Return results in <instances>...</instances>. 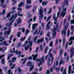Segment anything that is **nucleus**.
Here are the masks:
<instances>
[{
    "label": "nucleus",
    "instance_id": "1",
    "mask_svg": "<svg viewBox=\"0 0 74 74\" xmlns=\"http://www.w3.org/2000/svg\"><path fill=\"white\" fill-rule=\"evenodd\" d=\"M20 14V11H18L17 12L16 14H15L14 15H13L10 19V21H11L12 19H13L15 20V19H16V18L18 16V15H19Z\"/></svg>",
    "mask_w": 74,
    "mask_h": 74
},
{
    "label": "nucleus",
    "instance_id": "2",
    "mask_svg": "<svg viewBox=\"0 0 74 74\" xmlns=\"http://www.w3.org/2000/svg\"><path fill=\"white\" fill-rule=\"evenodd\" d=\"M39 14L40 15L39 16V20L41 21V18H43V16L44 15H43V10L42 9H40L39 10Z\"/></svg>",
    "mask_w": 74,
    "mask_h": 74
},
{
    "label": "nucleus",
    "instance_id": "3",
    "mask_svg": "<svg viewBox=\"0 0 74 74\" xmlns=\"http://www.w3.org/2000/svg\"><path fill=\"white\" fill-rule=\"evenodd\" d=\"M67 27H68V25H66L64 27V29H62V35L64 34V36H66V30L67 29Z\"/></svg>",
    "mask_w": 74,
    "mask_h": 74
},
{
    "label": "nucleus",
    "instance_id": "4",
    "mask_svg": "<svg viewBox=\"0 0 74 74\" xmlns=\"http://www.w3.org/2000/svg\"><path fill=\"white\" fill-rule=\"evenodd\" d=\"M70 53H70V58H73V56H74V48L71 47L70 50Z\"/></svg>",
    "mask_w": 74,
    "mask_h": 74
},
{
    "label": "nucleus",
    "instance_id": "5",
    "mask_svg": "<svg viewBox=\"0 0 74 74\" xmlns=\"http://www.w3.org/2000/svg\"><path fill=\"white\" fill-rule=\"evenodd\" d=\"M44 41V39L43 38H42L41 39H38L36 43L38 44V43H41V42H42Z\"/></svg>",
    "mask_w": 74,
    "mask_h": 74
},
{
    "label": "nucleus",
    "instance_id": "6",
    "mask_svg": "<svg viewBox=\"0 0 74 74\" xmlns=\"http://www.w3.org/2000/svg\"><path fill=\"white\" fill-rule=\"evenodd\" d=\"M27 67H31L32 66H33V65H32V62L31 61H28L27 63Z\"/></svg>",
    "mask_w": 74,
    "mask_h": 74
},
{
    "label": "nucleus",
    "instance_id": "7",
    "mask_svg": "<svg viewBox=\"0 0 74 74\" xmlns=\"http://www.w3.org/2000/svg\"><path fill=\"white\" fill-rule=\"evenodd\" d=\"M14 20H12L11 22L9 23V24H8V23H6L5 24V26H7V27H9V26H11L12 23L14 22Z\"/></svg>",
    "mask_w": 74,
    "mask_h": 74
},
{
    "label": "nucleus",
    "instance_id": "8",
    "mask_svg": "<svg viewBox=\"0 0 74 74\" xmlns=\"http://www.w3.org/2000/svg\"><path fill=\"white\" fill-rule=\"evenodd\" d=\"M24 61L23 62V64H25V63H26V60H27V58H22L21 60V61H22V60H24Z\"/></svg>",
    "mask_w": 74,
    "mask_h": 74
},
{
    "label": "nucleus",
    "instance_id": "9",
    "mask_svg": "<svg viewBox=\"0 0 74 74\" xmlns=\"http://www.w3.org/2000/svg\"><path fill=\"white\" fill-rule=\"evenodd\" d=\"M66 4L67 6L69 5V1H68V0H65L63 3V4L64 5H65Z\"/></svg>",
    "mask_w": 74,
    "mask_h": 74
},
{
    "label": "nucleus",
    "instance_id": "10",
    "mask_svg": "<svg viewBox=\"0 0 74 74\" xmlns=\"http://www.w3.org/2000/svg\"><path fill=\"white\" fill-rule=\"evenodd\" d=\"M37 37H38L37 36H35L33 38V39L34 40V42H35V44H37V42H36V40H37Z\"/></svg>",
    "mask_w": 74,
    "mask_h": 74
},
{
    "label": "nucleus",
    "instance_id": "11",
    "mask_svg": "<svg viewBox=\"0 0 74 74\" xmlns=\"http://www.w3.org/2000/svg\"><path fill=\"white\" fill-rule=\"evenodd\" d=\"M30 47L29 45H28L27 46H25V51H27L29 49V48Z\"/></svg>",
    "mask_w": 74,
    "mask_h": 74
},
{
    "label": "nucleus",
    "instance_id": "12",
    "mask_svg": "<svg viewBox=\"0 0 74 74\" xmlns=\"http://www.w3.org/2000/svg\"><path fill=\"white\" fill-rule=\"evenodd\" d=\"M51 23V21H49L46 25V27L47 29H49L50 27H49V24Z\"/></svg>",
    "mask_w": 74,
    "mask_h": 74
},
{
    "label": "nucleus",
    "instance_id": "13",
    "mask_svg": "<svg viewBox=\"0 0 74 74\" xmlns=\"http://www.w3.org/2000/svg\"><path fill=\"white\" fill-rule=\"evenodd\" d=\"M24 4V2H21L18 5V7H21L22 6H23V4Z\"/></svg>",
    "mask_w": 74,
    "mask_h": 74
},
{
    "label": "nucleus",
    "instance_id": "14",
    "mask_svg": "<svg viewBox=\"0 0 74 74\" xmlns=\"http://www.w3.org/2000/svg\"><path fill=\"white\" fill-rule=\"evenodd\" d=\"M71 65H70L68 68V73H70V72H71Z\"/></svg>",
    "mask_w": 74,
    "mask_h": 74
},
{
    "label": "nucleus",
    "instance_id": "15",
    "mask_svg": "<svg viewBox=\"0 0 74 74\" xmlns=\"http://www.w3.org/2000/svg\"><path fill=\"white\" fill-rule=\"evenodd\" d=\"M48 3V2L47 1H43L42 3V5L43 6H45L46 5L47 3Z\"/></svg>",
    "mask_w": 74,
    "mask_h": 74
},
{
    "label": "nucleus",
    "instance_id": "16",
    "mask_svg": "<svg viewBox=\"0 0 74 74\" xmlns=\"http://www.w3.org/2000/svg\"><path fill=\"white\" fill-rule=\"evenodd\" d=\"M38 56V53H36L35 54V56H34L33 58V60H35L37 58V57Z\"/></svg>",
    "mask_w": 74,
    "mask_h": 74
},
{
    "label": "nucleus",
    "instance_id": "17",
    "mask_svg": "<svg viewBox=\"0 0 74 74\" xmlns=\"http://www.w3.org/2000/svg\"><path fill=\"white\" fill-rule=\"evenodd\" d=\"M66 14V12H61V16H62V18L64 17Z\"/></svg>",
    "mask_w": 74,
    "mask_h": 74
},
{
    "label": "nucleus",
    "instance_id": "18",
    "mask_svg": "<svg viewBox=\"0 0 74 74\" xmlns=\"http://www.w3.org/2000/svg\"><path fill=\"white\" fill-rule=\"evenodd\" d=\"M36 62H40V63L41 64H42V61L40 59H36Z\"/></svg>",
    "mask_w": 74,
    "mask_h": 74
},
{
    "label": "nucleus",
    "instance_id": "19",
    "mask_svg": "<svg viewBox=\"0 0 74 74\" xmlns=\"http://www.w3.org/2000/svg\"><path fill=\"white\" fill-rule=\"evenodd\" d=\"M21 22H22V19H21V18L20 17H19L17 20V23L19 24V23H20Z\"/></svg>",
    "mask_w": 74,
    "mask_h": 74
},
{
    "label": "nucleus",
    "instance_id": "20",
    "mask_svg": "<svg viewBox=\"0 0 74 74\" xmlns=\"http://www.w3.org/2000/svg\"><path fill=\"white\" fill-rule=\"evenodd\" d=\"M41 60L42 61V63H44L45 60H44V56H42V57L40 58Z\"/></svg>",
    "mask_w": 74,
    "mask_h": 74
},
{
    "label": "nucleus",
    "instance_id": "21",
    "mask_svg": "<svg viewBox=\"0 0 74 74\" xmlns=\"http://www.w3.org/2000/svg\"><path fill=\"white\" fill-rule=\"evenodd\" d=\"M26 3L28 4H30L32 3V1L30 0H26Z\"/></svg>",
    "mask_w": 74,
    "mask_h": 74
},
{
    "label": "nucleus",
    "instance_id": "22",
    "mask_svg": "<svg viewBox=\"0 0 74 74\" xmlns=\"http://www.w3.org/2000/svg\"><path fill=\"white\" fill-rule=\"evenodd\" d=\"M34 67V65H33L31 66V67L29 68V71H32V70H33V69Z\"/></svg>",
    "mask_w": 74,
    "mask_h": 74
},
{
    "label": "nucleus",
    "instance_id": "23",
    "mask_svg": "<svg viewBox=\"0 0 74 74\" xmlns=\"http://www.w3.org/2000/svg\"><path fill=\"white\" fill-rule=\"evenodd\" d=\"M3 45L5 46H8V43H7V42H6V41H3Z\"/></svg>",
    "mask_w": 74,
    "mask_h": 74
},
{
    "label": "nucleus",
    "instance_id": "24",
    "mask_svg": "<svg viewBox=\"0 0 74 74\" xmlns=\"http://www.w3.org/2000/svg\"><path fill=\"white\" fill-rule=\"evenodd\" d=\"M74 40V36H71L70 39H69V41H73V40Z\"/></svg>",
    "mask_w": 74,
    "mask_h": 74
},
{
    "label": "nucleus",
    "instance_id": "25",
    "mask_svg": "<svg viewBox=\"0 0 74 74\" xmlns=\"http://www.w3.org/2000/svg\"><path fill=\"white\" fill-rule=\"evenodd\" d=\"M21 33L20 32H18L17 34V36L18 37H21V35L20 34H21Z\"/></svg>",
    "mask_w": 74,
    "mask_h": 74
},
{
    "label": "nucleus",
    "instance_id": "26",
    "mask_svg": "<svg viewBox=\"0 0 74 74\" xmlns=\"http://www.w3.org/2000/svg\"><path fill=\"white\" fill-rule=\"evenodd\" d=\"M26 36H25L23 38H21V41H25V40L26 39Z\"/></svg>",
    "mask_w": 74,
    "mask_h": 74
},
{
    "label": "nucleus",
    "instance_id": "27",
    "mask_svg": "<svg viewBox=\"0 0 74 74\" xmlns=\"http://www.w3.org/2000/svg\"><path fill=\"white\" fill-rule=\"evenodd\" d=\"M10 33H11V29H9L7 32V35H9V34H10Z\"/></svg>",
    "mask_w": 74,
    "mask_h": 74
},
{
    "label": "nucleus",
    "instance_id": "28",
    "mask_svg": "<svg viewBox=\"0 0 74 74\" xmlns=\"http://www.w3.org/2000/svg\"><path fill=\"white\" fill-rule=\"evenodd\" d=\"M63 51H64V50H63L62 49H61L60 50V54L61 55H62L63 54Z\"/></svg>",
    "mask_w": 74,
    "mask_h": 74
},
{
    "label": "nucleus",
    "instance_id": "29",
    "mask_svg": "<svg viewBox=\"0 0 74 74\" xmlns=\"http://www.w3.org/2000/svg\"><path fill=\"white\" fill-rule=\"evenodd\" d=\"M56 35V33H53L52 34V38H55V36Z\"/></svg>",
    "mask_w": 74,
    "mask_h": 74
},
{
    "label": "nucleus",
    "instance_id": "30",
    "mask_svg": "<svg viewBox=\"0 0 74 74\" xmlns=\"http://www.w3.org/2000/svg\"><path fill=\"white\" fill-rule=\"evenodd\" d=\"M52 10V8H50L49 9V10L48 11V14H51V13Z\"/></svg>",
    "mask_w": 74,
    "mask_h": 74
},
{
    "label": "nucleus",
    "instance_id": "31",
    "mask_svg": "<svg viewBox=\"0 0 74 74\" xmlns=\"http://www.w3.org/2000/svg\"><path fill=\"white\" fill-rule=\"evenodd\" d=\"M5 9H3L2 12V15H5Z\"/></svg>",
    "mask_w": 74,
    "mask_h": 74
},
{
    "label": "nucleus",
    "instance_id": "32",
    "mask_svg": "<svg viewBox=\"0 0 74 74\" xmlns=\"http://www.w3.org/2000/svg\"><path fill=\"white\" fill-rule=\"evenodd\" d=\"M28 42L30 45V46H32V45H33V42L32 41H28Z\"/></svg>",
    "mask_w": 74,
    "mask_h": 74
},
{
    "label": "nucleus",
    "instance_id": "33",
    "mask_svg": "<svg viewBox=\"0 0 74 74\" xmlns=\"http://www.w3.org/2000/svg\"><path fill=\"white\" fill-rule=\"evenodd\" d=\"M26 9H29L32 8V5H30V6H27L26 7Z\"/></svg>",
    "mask_w": 74,
    "mask_h": 74
},
{
    "label": "nucleus",
    "instance_id": "34",
    "mask_svg": "<svg viewBox=\"0 0 74 74\" xmlns=\"http://www.w3.org/2000/svg\"><path fill=\"white\" fill-rule=\"evenodd\" d=\"M15 66H16L15 64H14L13 66L10 67V69H13L15 67Z\"/></svg>",
    "mask_w": 74,
    "mask_h": 74
},
{
    "label": "nucleus",
    "instance_id": "35",
    "mask_svg": "<svg viewBox=\"0 0 74 74\" xmlns=\"http://www.w3.org/2000/svg\"><path fill=\"white\" fill-rule=\"evenodd\" d=\"M63 10L62 12H66V10H67V8H62Z\"/></svg>",
    "mask_w": 74,
    "mask_h": 74
},
{
    "label": "nucleus",
    "instance_id": "36",
    "mask_svg": "<svg viewBox=\"0 0 74 74\" xmlns=\"http://www.w3.org/2000/svg\"><path fill=\"white\" fill-rule=\"evenodd\" d=\"M10 12V14H14V13H15V12H16V11L15 10H12Z\"/></svg>",
    "mask_w": 74,
    "mask_h": 74
},
{
    "label": "nucleus",
    "instance_id": "37",
    "mask_svg": "<svg viewBox=\"0 0 74 74\" xmlns=\"http://www.w3.org/2000/svg\"><path fill=\"white\" fill-rule=\"evenodd\" d=\"M27 60H32V56H29V57H27Z\"/></svg>",
    "mask_w": 74,
    "mask_h": 74
},
{
    "label": "nucleus",
    "instance_id": "38",
    "mask_svg": "<svg viewBox=\"0 0 74 74\" xmlns=\"http://www.w3.org/2000/svg\"><path fill=\"white\" fill-rule=\"evenodd\" d=\"M53 45V42L51 41L50 42V44L49 45V47H52Z\"/></svg>",
    "mask_w": 74,
    "mask_h": 74
},
{
    "label": "nucleus",
    "instance_id": "39",
    "mask_svg": "<svg viewBox=\"0 0 74 74\" xmlns=\"http://www.w3.org/2000/svg\"><path fill=\"white\" fill-rule=\"evenodd\" d=\"M67 47H68V42H66L65 44V49H67Z\"/></svg>",
    "mask_w": 74,
    "mask_h": 74
},
{
    "label": "nucleus",
    "instance_id": "40",
    "mask_svg": "<svg viewBox=\"0 0 74 74\" xmlns=\"http://www.w3.org/2000/svg\"><path fill=\"white\" fill-rule=\"evenodd\" d=\"M16 58H15V57H13V58H12V60L13 61V62H15V60H16Z\"/></svg>",
    "mask_w": 74,
    "mask_h": 74
},
{
    "label": "nucleus",
    "instance_id": "41",
    "mask_svg": "<svg viewBox=\"0 0 74 74\" xmlns=\"http://www.w3.org/2000/svg\"><path fill=\"white\" fill-rule=\"evenodd\" d=\"M2 63V64H4V63H5V61H4V58H3L1 59Z\"/></svg>",
    "mask_w": 74,
    "mask_h": 74
},
{
    "label": "nucleus",
    "instance_id": "42",
    "mask_svg": "<svg viewBox=\"0 0 74 74\" xmlns=\"http://www.w3.org/2000/svg\"><path fill=\"white\" fill-rule=\"evenodd\" d=\"M32 17V14H29V15H27V18H30Z\"/></svg>",
    "mask_w": 74,
    "mask_h": 74
},
{
    "label": "nucleus",
    "instance_id": "43",
    "mask_svg": "<svg viewBox=\"0 0 74 74\" xmlns=\"http://www.w3.org/2000/svg\"><path fill=\"white\" fill-rule=\"evenodd\" d=\"M67 21V19L66 18H65L64 20V26L65 25V24L66 23V21Z\"/></svg>",
    "mask_w": 74,
    "mask_h": 74
},
{
    "label": "nucleus",
    "instance_id": "44",
    "mask_svg": "<svg viewBox=\"0 0 74 74\" xmlns=\"http://www.w3.org/2000/svg\"><path fill=\"white\" fill-rule=\"evenodd\" d=\"M11 13L10 12H9L7 14L6 16V18H8L10 16V14Z\"/></svg>",
    "mask_w": 74,
    "mask_h": 74
},
{
    "label": "nucleus",
    "instance_id": "45",
    "mask_svg": "<svg viewBox=\"0 0 74 74\" xmlns=\"http://www.w3.org/2000/svg\"><path fill=\"white\" fill-rule=\"evenodd\" d=\"M5 56V55L3 54L2 55L0 56V59H2V58H3V57H4Z\"/></svg>",
    "mask_w": 74,
    "mask_h": 74
},
{
    "label": "nucleus",
    "instance_id": "46",
    "mask_svg": "<svg viewBox=\"0 0 74 74\" xmlns=\"http://www.w3.org/2000/svg\"><path fill=\"white\" fill-rule=\"evenodd\" d=\"M73 44V41H71L70 42H69L68 45H71Z\"/></svg>",
    "mask_w": 74,
    "mask_h": 74
},
{
    "label": "nucleus",
    "instance_id": "47",
    "mask_svg": "<svg viewBox=\"0 0 74 74\" xmlns=\"http://www.w3.org/2000/svg\"><path fill=\"white\" fill-rule=\"evenodd\" d=\"M70 19H71V16L70 15H69L68 17V21H70Z\"/></svg>",
    "mask_w": 74,
    "mask_h": 74
},
{
    "label": "nucleus",
    "instance_id": "48",
    "mask_svg": "<svg viewBox=\"0 0 74 74\" xmlns=\"http://www.w3.org/2000/svg\"><path fill=\"white\" fill-rule=\"evenodd\" d=\"M74 19L73 20H72L71 21V24H74Z\"/></svg>",
    "mask_w": 74,
    "mask_h": 74
},
{
    "label": "nucleus",
    "instance_id": "49",
    "mask_svg": "<svg viewBox=\"0 0 74 74\" xmlns=\"http://www.w3.org/2000/svg\"><path fill=\"white\" fill-rule=\"evenodd\" d=\"M69 35H70V30L69 29L67 32V36L68 37H69Z\"/></svg>",
    "mask_w": 74,
    "mask_h": 74
},
{
    "label": "nucleus",
    "instance_id": "50",
    "mask_svg": "<svg viewBox=\"0 0 74 74\" xmlns=\"http://www.w3.org/2000/svg\"><path fill=\"white\" fill-rule=\"evenodd\" d=\"M46 74H50V71L49 70H47Z\"/></svg>",
    "mask_w": 74,
    "mask_h": 74
},
{
    "label": "nucleus",
    "instance_id": "51",
    "mask_svg": "<svg viewBox=\"0 0 74 74\" xmlns=\"http://www.w3.org/2000/svg\"><path fill=\"white\" fill-rule=\"evenodd\" d=\"M13 38V35H11V36H10L9 39L10 40H12V38Z\"/></svg>",
    "mask_w": 74,
    "mask_h": 74
},
{
    "label": "nucleus",
    "instance_id": "52",
    "mask_svg": "<svg viewBox=\"0 0 74 74\" xmlns=\"http://www.w3.org/2000/svg\"><path fill=\"white\" fill-rule=\"evenodd\" d=\"M17 10L18 11H22V8H17Z\"/></svg>",
    "mask_w": 74,
    "mask_h": 74
},
{
    "label": "nucleus",
    "instance_id": "53",
    "mask_svg": "<svg viewBox=\"0 0 74 74\" xmlns=\"http://www.w3.org/2000/svg\"><path fill=\"white\" fill-rule=\"evenodd\" d=\"M58 39H57L56 40V42H55V46H56V45H57V44H58Z\"/></svg>",
    "mask_w": 74,
    "mask_h": 74
},
{
    "label": "nucleus",
    "instance_id": "54",
    "mask_svg": "<svg viewBox=\"0 0 74 74\" xmlns=\"http://www.w3.org/2000/svg\"><path fill=\"white\" fill-rule=\"evenodd\" d=\"M62 74H66V69L64 70Z\"/></svg>",
    "mask_w": 74,
    "mask_h": 74
},
{
    "label": "nucleus",
    "instance_id": "55",
    "mask_svg": "<svg viewBox=\"0 0 74 74\" xmlns=\"http://www.w3.org/2000/svg\"><path fill=\"white\" fill-rule=\"evenodd\" d=\"M49 57H50L51 58H52L53 57V55H52V54L51 53H49Z\"/></svg>",
    "mask_w": 74,
    "mask_h": 74
},
{
    "label": "nucleus",
    "instance_id": "56",
    "mask_svg": "<svg viewBox=\"0 0 74 74\" xmlns=\"http://www.w3.org/2000/svg\"><path fill=\"white\" fill-rule=\"evenodd\" d=\"M18 72H21L22 70H21V68H18Z\"/></svg>",
    "mask_w": 74,
    "mask_h": 74
},
{
    "label": "nucleus",
    "instance_id": "57",
    "mask_svg": "<svg viewBox=\"0 0 74 74\" xmlns=\"http://www.w3.org/2000/svg\"><path fill=\"white\" fill-rule=\"evenodd\" d=\"M59 14H60V11H58L57 13V17H59Z\"/></svg>",
    "mask_w": 74,
    "mask_h": 74
},
{
    "label": "nucleus",
    "instance_id": "58",
    "mask_svg": "<svg viewBox=\"0 0 74 74\" xmlns=\"http://www.w3.org/2000/svg\"><path fill=\"white\" fill-rule=\"evenodd\" d=\"M53 30L54 32V33H56V28L55 27H54V29H53Z\"/></svg>",
    "mask_w": 74,
    "mask_h": 74
},
{
    "label": "nucleus",
    "instance_id": "59",
    "mask_svg": "<svg viewBox=\"0 0 74 74\" xmlns=\"http://www.w3.org/2000/svg\"><path fill=\"white\" fill-rule=\"evenodd\" d=\"M21 42H20L18 43L17 45V47H18V46H21Z\"/></svg>",
    "mask_w": 74,
    "mask_h": 74
},
{
    "label": "nucleus",
    "instance_id": "60",
    "mask_svg": "<svg viewBox=\"0 0 74 74\" xmlns=\"http://www.w3.org/2000/svg\"><path fill=\"white\" fill-rule=\"evenodd\" d=\"M11 72V69L9 70L8 71V74H10Z\"/></svg>",
    "mask_w": 74,
    "mask_h": 74
},
{
    "label": "nucleus",
    "instance_id": "61",
    "mask_svg": "<svg viewBox=\"0 0 74 74\" xmlns=\"http://www.w3.org/2000/svg\"><path fill=\"white\" fill-rule=\"evenodd\" d=\"M18 16H21V17H22V16H23V14L21 13H20L18 15Z\"/></svg>",
    "mask_w": 74,
    "mask_h": 74
},
{
    "label": "nucleus",
    "instance_id": "62",
    "mask_svg": "<svg viewBox=\"0 0 74 74\" xmlns=\"http://www.w3.org/2000/svg\"><path fill=\"white\" fill-rule=\"evenodd\" d=\"M16 8L15 7H13L12 8V11H14L15 10V9Z\"/></svg>",
    "mask_w": 74,
    "mask_h": 74
},
{
    "label": "nucleus",
    "instance_id": "63",
    "mask_svg": "<svg viewBox=\"0 0 74 74\" xmlns=\"http://www.w3.org/2000/svg\"><path fill=\"white\" fill-rule=\"evenodd\" d=\"M56 66H57L58 65V61L56 60Z\"/></svg>",
    "mask_w": 74,
    "mask_h": 74
},
{
    "label": "nucleus",
    "instance_id": "64",
    "mask_svg": "<svg viewBox=\"0 0 74 74\" xmlns=\"http://www.w3.org/2000/svg\"><path fill=\"white\" fill-rule=\"evenodd\" d=\"M29 32V30L27 29V30L25 32V34H27Z\"/></svg>",
    "mask_w": 74,
    "mask_h": 74
}]
</instances>
